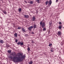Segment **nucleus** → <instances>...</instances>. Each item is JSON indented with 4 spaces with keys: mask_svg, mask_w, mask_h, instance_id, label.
<instances>
[{
    "mask_svg": "<svg viewBox=\"0 0 64 64\" xmlns=\"http://www.w3.org/2000/svg\"><path fill=\"white\" fill-rule=\"evenodd\" d=\"M32 43H34V41L33 40H32Z\"/></svg>",
    "mask_w": 64,
    "mask_h": 64,
    "instance_id": "nucleus-27",
    "label": "nucleus"
},
{
    "mask_svg": "<svg viewBox=\"0 0 64 64\" xmlns=\"http://www.w3.org/2000/svg\"><path fill=\"white\" fill-rule=\"evenodd\" d=\"M61 32L59 31L58 32V33L57 34L58 35H60V36H61Z\"/></svg>",
    "mask_w": 64,
    "mask_h": 64,
    "instance_id": "nucleus-8",
    "label": "nucleus"
},
{
    "mask_svg": "<svg viewBox=\"0 0 64 64\" xmlns=\"http://www.w3.org/2000/svg\"><path fill=\"white\" fill-rule=\"evenodd\" d=\"M28 63L29 64H33V62L32 61H31L30 62H29Z\"/></svg>",
    "mask_w": 64,
    "mask_h": 64,
    "instance_id": "nucleus-17",
    "label": "nucleus"
},
{
    "mask_svg": "<svg viewBox=\"0 0 64 64\" xmlns=\"http://www.w3.org/2000/svg\"><path fill=\"white\" fill-rule=\"evenodd\" d=\"M48 3H49V2L48 1L46 2V5H47L48 4Z\"/></svg>",
    "mask_w": 64,
    "mask_h": 64,
    "instance_id": "nucleus-18",
    "label": "nucleus"
},
{
    "mask_svg": "<svg viewBox=\"0 0 64 64\" xmlns=\"http://www.w3.org/2000/svg\"><path fill=\"white\" fill-rule=\"evenodd\" d=\"M58 2V0H56V2Z\"/></svg>",
    "mask_w": 64,
    "mask_h": 64,
    "instance_id": "nucleus-30",
    "label": "nucleus"
},
{
    "mask_svg": "<svg viewBox=\"0 0 64 64\" xmlns=\"http://www.w3.org/2000/svg\"><path fill=\"white\" fill-rule=\"evenodd\" d=\"M49 5H51V4H52V1H51V0H50L49 1Z\"/></svg>",
    "mask_w": 64,
    "mask_h": 64,
    "instance_id": "nucleus-10",
    "label": "nucleus"
},
{
    "mask_svg": "<svg viewBox=\"0 0 64 64\" xmlns=\"http://www.w3.org/2000/svg\"><path fill=\"white\" fill-rule=\"evenodd\" d=\"M22 10L21 8H20L19 10V12H20Z\"/></svg>",
    "mask_w": 64,
    "mask_h": 64,
    "instance_id": "nucleus-22",
    "label": "nucleus"
},
{
    "mask_svg": "<svg viewBox=\"0 0 64 64\" xmlns=\"http://www.w3.org/2000/svg\"><path fill=\"white\" fill-rule=\"evenodd\" d=\"M11 55L12 56H15L13 59V61L15 62L16 61L15 59H16V62H22L23 61V59H24L26 56L25 55H23V54H22L18 53L16 55V54L15 52H14Z\"/></svg>",
    "mask_w": 64,
    "mask_h": 64,
    "instance_id": "nucleus-1",
    "label": "nucleus"
},
{
    "mask_svg": "<svg viewBox=\"0 0 64 64\" xmlns=\"http://www.w3.org/2000/svg\"><path fill=\"white\" fill-rule=\"evenodd\" d=\"M0 43L2 44H3L4 43V41L2 40H1L0 41Z\"/></svg>",
    "mask_w": 64,
    "mask_h": 64,
    "instance_id": "nucleus-13",
    "label": "nucleus"
},
{
    "mask_svg": "<svg viewBox=\"0 0 64 64\" xmlns=\"http://www.w3.org/2000/svg\"><path fill=\"white\" fill-rule=\"evenodd\" d=\"M59 24H60V25H61V24H62V22H59Z\"/></svg>",
    "mask_w": 64,
    "mask_h": 64,
    "instance_id": "nucleus-26",
    "label": "nucleus"
},
{
    "mask_svg": "<svg viewBox=\"0 0 64 64\" xmlns=\"http://www.w3.org/2000/svg\"><path fill=\"white\" fill-rule=\"evenodd\" d=\"M31 33L32 34H35V33H34V32H31Z\"/></svg>",
    "mask_w": 64,
    "mask_h": 64,
    "instance_id": "nucleus-23",
    "label": "nucleus"
},
{
    "mask_svg": "<svg viewBox=\"0 0 64 64\" xmlns=\"http://www.w3.org/2000/svg\"><path fill=\"white\" fill-rule=\"evenodd\" d=\"M49 6V7H50V6Z\"/></svg>",
    "mask_w": 64,
    "mask_h": 64,
    "instance_id": "nucleus-33",
    "label": "nucleus"
},
{
    "mask_svg": "<svg viewBox=\"0 0 64 64\" xmlns=\"http://www.w3.org/2000/svg\"><path fill=\"white\" fill-rule=\"evenodd\" d=\"M8 53H11V51L10 50H8Z\"/></svg>",
    "mask_w": 64,
    "mask_h": 64,
    "instance_id": "nucleus-20",
    "label": "nucleus"
},
{
    "mask_svg": "<svg viewBox=\"0 0 64 64\" xmlns=\"http://www.w3.org/2000/svg\"><path fill=\"white\" fill-rule=\"evenodd\" d=\"M26 2V3H27V2Z\"/></svg>",
    "mask_w": 64,
    "mask_h": 64,
    "instance_id": "nucleus-32",
    "label": "nucleus"
},
{
    "mask_svg": "<svg viewBox=\"0 0 64 64\" xmlns=\"http://www.w3.org/2000/svg\"><path fill=\"white\" fill-rule=\"evenodd\" d=\"M49 46L50 47V48H52V44L51 43L49 44Z\"/></svg>",
    "mask_w": 64,
    "mask_h": 64,
    "instance_id": "nucleus-7",
    "label": "nucleus"
},
{
    "mask_svg": "<svg viewBox=\"0 0 64 64\" xmlns=\"http://www.w3.org/2000/svg\"><path fill=\"white\" fill-rule=\"evenodd\" d=\"M18 29H21V27H18Z\"/></svg>",
    "mask_w": 64,
    "mask_h": 64,
    "instance_id": "nucleus-25",
    "label": "nucleus"
},
{
    "mask_svg": "<svg viewBox=\"0 0 64 64\" xmlns=\"http://www.w3.org/2000/svg\"><path fill=\"white\" fill-rule=\"evenodd\" d=\"M3 13L5 14H6V11L4 10V11H3Z\"/></svg>",
    "mask_w": 64,
    "mask_h": 64,
    "instance_id": "nucleus-19",
    "label": "nucleus"
},
{
    "mask_svg": "<svg viewBox=\"0 0 64 64\" xmlns=\"http://www.w3.org/2000/svg\"><path fill=\"white\" fill-rule=\"evenodd\" d=\"M17 44L18 45H20L21 46L24 45V42H18Z\"/></svg>",
    "mask_w": 64,
    "mask_h": 64,
    "instance_id": "nucleus-3",
    "label": "nucleus"
},
{
    "mask_svg": "<svg viewBox=\"0 0 64 64\" xmlns=\"http://www.w3.org/2000/svg\"><path fill=\"white\" fill-rule=\"evenodd\" d=\"M51 50H50V51L51 52H54V48H50Z\"/></svg>",
    "mask_w": 64,
    "mask_h": 64,
    "instance_id": "nucleus-6",
    "label": "nucleus"
},
{
    "mask_svg": "<svg viewBox=\"0 0 64 64\" xmlns=\"http://www.w3.org/2000/svg\"><path fill=\"white\" fill-rule=\"evenodd\" d=\"M40 25L42 26V28H44L43 29V31H45L46 30V28H44L45 26V22H40Z\"/></svg>",
    "mask_w": 64,
    "mask_h": 64,
    "instance_id": "nucleus-2",
    "label": "nucleus"
},
{
    "mask_svg": "<svg viewBox=\"0 0 64 64\" xmlns=\"http://www.w3.org/2000/svg\"><path fill=\"white\" fill-rule=\"evenodd\" d=\"M14 37H17V34L16 33H15L14 34Z\"/></svg>",
    "mask_w": 64,
    "mask_h": 64,
    "instance_id": "nucleus-14",
    "label": "nucleus"
},
{
    "mask_svg": "<svg viewBox=\"0 0 64 64\" xmlns=\"http://www.w3.org/2000/svg\"><path fill=\"white\" fill-rule=\"evenodd\" d=\"M62 25H60L58 27L59 29H61L62 28Z\"/></svg>",
    "mask_w": 64,
    "mask_h": 64,
    "instance_id": "nucleus-11",
    "label": "nucleus"
},
{
    "mask_svg": "<svg viewBox=\"0 0 64 64\" xmlns=\"http://www.w3.org/2000/svg\"><path fill=\"white\" fill-rule=\"evenodd\" d=\"M37 27V26L36 24H35L34 26V28H36Z\"/></svg>",
    "mask_w": 64,
    "mask_h": 64,
    "instance_id": "nucleus-15",
    "label": "nucleus"
},
{
    "mask_svg": "<svg viewBox=\"0 0 64 64\" xmlns=\"http://www.w3.org/2000/svg\"><path fill=\"white\" fill-rule=\"evenodd\" d=\"M27 50L28 51H29L30 50V48H29V47H28V48H27Z\"/></svg>",
    "mask_w": 64,
    "mask_h": 64,
    "instance_id": "nucleus-21",
    "label": "nucleus"
},
{
    "mask_svg": "<svg viewBox=\"0 0 64 64\" xmlns=\"http://www.w3.org/2000/svg\"><path fill=\"white\" fill-rule=\"evenodd\" d=\"M36 19V18H35V17L34 16L32 17V20L33 21H34Z\"/></svg>",
    "mask_w": 64,
    "mask_h": 64,
    "instance_id": "nucleus-9",
    "label": "nucleus"
},
{
    "mask_svg": "<svg viewBox=\"0 0 64 64\" xmlns=\"http://www.w3.org/2000/svg\"><path fill=\"white\" fill-rule=\"evenodd\" d=\"M36 2H38L39 3V0H36Z\"/></svg>",
    "mask_w": 64,
    "mask_h": 64,
    "instance_id": "nucleus-24",
    "label": "nucleus"
},
{
    "mask_svg": "<svg viewBox=\"0 0 64 64\" xmlns=\"http://www.w3.org/2000/svg\"><path fill=\"white\" fill-rule=\"evenodd\" d=\"M33 28V26H31L30 27H29L28 28V29L30 31H32V29Z\"/></svg>",
    "mask_w": 64,
    "mask_h": 64,
    "instance_id": "nucleus-4",
    "label": "nucleus"
},
{
    "mask_svg": "<svg viewBox=\"0 0 64 64\" xmlns=\"http://www.w3.org/2000/svg\"><path fill=\"white\" fill-rule=\"evenodd\" d=\"M18 42V40H16V42L17 43Z\"/></svg>",
    "mask_w": 64,
    "mask_h": 64,
    "instance_id": "nucleus-29",
    "label": "nucleus"
},
{
    "mask_svg": "<svg viewBox=\"0 0 64 64\" xmlns=\"http://www.w3.org/2000/svg\"><path fill=\"white\" fill-rule=\"evenodd\" d=\"M22 31H23V32H25L26 31L24 29V28H22Z\"/></svg>",
    "mask_w": 64,
    "mask_h": 64,
    "instance_id": "nucleus-12",
    "label": "nucleus"
},
{
    "mask_svg": "<svg viewBox=\"0 0 64 64\" xmlns=\"http://www.w3.org/2000/svg\"><path fill=\"white\" fill-rule=\"evenodd\" d=\"M10 59H12V56H10Z\"/></svg>",
    "mask_w": 64,
    "mask_h": 64,
    "instance_id": "nucleus-28",
    "label": "nucleus"
},
{
    "mask_svg": "<svg viewBox=\"0 0 64 64\" xmlns=\"http://www.w3.org/2000/svg\"><path fill=\"white\" fill-rule=\"evenodd\" d=\"M24 17L26 18H28L29 17V16L28 15H24Z\"/></svg>",
    "mask_w": 64,
    "mask_h": 64,
    "instance_id": "nucleus-5",
    "label": "nucleus"
},
{
    "mask_svg": "<svg viewBox=\"0 0 64 64\" xmlns=\"http://www.w3.org/2000/svg\"><path fill=\"white\" fill-rule=\"evenodd\" d=\"M33 3H34L33 1H30V2H29V3H30V4H33Z\"/></svg>",
    "mask_w": 64,
    "mask_h": 64,
    "instance_id": "nucleus-16",
    "label": "nucleus"
},
{
    "mask_svg": "<svg viewBox=\"0 0 64 64\" xmlns=\"http://www.w3.org/2000/svg\"><path fill=\"white\" fill-rule=\"evenodd\" d=\"M8 47H10V46H8Z\"/></svg>",
    "mask_w": 64,
    "mask_h": 64,
    "instance_id": "nucleus-31",
    "label": "nucleus"
}]
</instances>
